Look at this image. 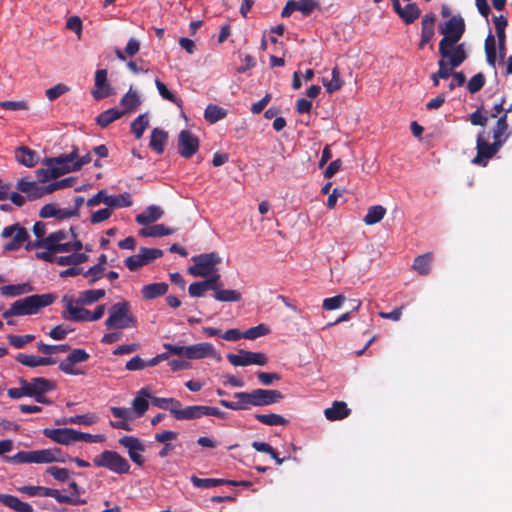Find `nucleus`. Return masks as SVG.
Listing matches in <instances>:
<instances>
[{
    "mask_svg": "<svg viewBox=\"0 0 512 512\" xmlns=\"http://www.w3.org/2000/svg\"><path fill=\"white\" fill-rule=\"evenodd\" d=\"M155 85L157 87V90H158L160 96L163 99L180 106V104L182 102L181 99H179L173 92H171L162 81H160L159 79H155Z\"/></svg>",
    "mask_w": 512,
    "mask_h": 512,
    "instance_id": "nucleus-53",
    "label": "nucleus"
},
{
    "mask_svg": "<svg viewBox=\"0 0 512 512\" xmlns=\"http://www.w3.org/2000/svg\"><path fill=\"white\" fill-rule=\"evenodd\" d=\"M323 85L326 87L328 93H333L340 90L343 86V81L340 78V70L337 66H335L332 70V78L329 82H327L323 78Z\"/></svg>",
    "mask_w": 512,
    "mask_h": 512,
    "instance_id": "nucleus-50",
    "label": "nucleus"
},
{
    "mask_svg": "<svg viewBox=\"0 0 512 512\" xmlns=\"http://www.w3.org/2000/svg\"><path fill=\"white\" fill-rule=\"evenodd\" d=\"M78 157V148L74 147L68 154H62L57 157H49L43 160L44 166L52 168L59 172V177L70 172H74V160Z\"/></svg>",
    "mask_w": 512,
    "mask_h": 512,
    "instance_id": "nucleus-11",
    "label": "nucleus"
},
{
    "mask_svg": "<svg viewBox=\"0 0 512 512\" xmlns=\"http://www.w3.org/2000/svg\"><path fill=\"white\" fill-rule=\"evenodd\" d=\"M18 491L26 494L30 497L42 496L47 497L49 488L43 486H22L18 488Z\"/></svg>",
    "mask_w": 512,
    "mask_h": 512,
    "instance_id": "nucleus-58",
    "label": "nucleus"
},
{
    "mask_svg": "<svg viewBox=\"0 0 512 512\" xmlns=\"http://www.w3.org/2000/svg\"><path fill=\"white\" fill-rule=\"evenodd\" d=\"M133 204L131 195L127 192L119 195H108L106 205L110 208L130 207Z\"/></svg>",
    "mask_w": 512,
    "mask_h": 512,
    "instance_id": "nucleus-40",
    "label": "nucleus"
},
{
    "mask_svg": "<svg viewBox=\"0 0 512 512\" xmlns=\"http://www.w3.org/2000/svg\"><path fill=\"white\" fill-rule=\"evenodd\" d=\"M254 417L257 421L267 426H284L288 423L286 418L275 413L255 414Z\"/></svg>",
    "mask_w": 512,
    "mask_h": 512,
    "instance_id": "nucleus-43",
    "label": "nucleus"
},
{
    "mask_svg": "<svg viewBox=\"0 0 512 512\" xmlns=\"http://www.w3.org/2000/svg\"><path fill=\"white\" fill-rule=\"evenodd\" d=\"M464 32L465 22L461 15H454L440 25V33L444 37L439 42V55L443 58L449 56L448 50L454 51Z\"/></svg>",
    "mask_w": 512,
    "mask_h": 512,
    "instance_id": "nucleus-4",
    "label": "nucleus"
},
{
    "mask_svg": "<svg viewBox=\"0 0 512 512\" xmlns=\"http://www.w3.org/2000/svg\"><path fill=\"white\" fill-rule=\"evenodd\" d=\"M46 473L59 482H66L70 476V471L68 469L57 466H49L46 469Z\"/></svg>",
    "mask_w": 512,
    "mask_h": 512,
    "instance_id": "nucleus-59",
    "label": "nucleus"
},
{
    "mask_svg": "<svg viewBox=\"0 0 512 512\" xmlns=\"http://www.w3.org/2000/svg\"><path fill=\"white\" fill-rule=\"evenodd\" d=\"M508 128V116L502 114L498 117L496 125L493 128V139L500 140L504 144L511 134V132H508Z\"/></svg>",
    "mask_w": 512,
    "mask_h": 512,
    "instance_id": "nucleus-33",
    "label": "nucleus"
},
{
    "mask_svg": "<svg viewBox=\"0 0 512 512\" xmlns=\"http://www.w3.org/2000/svg\"><path fill=\"white\" fill-rule=\"evenodd\" d=\"M66 309L69 313V317H66L65 314H63L62 316L64 318H68L75 322L89 321V310L83 307L74 306L72 301L68 302Z\"/></svg>",
    "mask_w": 512,
    "mask_h": 512,
    "instance_id": "nucleus-39",
    "label": "nucleus"
},
{
    "mask_svg": "<svg viewBox=\"0 0 512 512\" xmlns=\"http://www.w3.org/2000/svg\"><path fill=\"white\" fill-rule=\"evenodd\" d=\"M433 262V253L427 252L425 254L419 255L414 259L412 268L420 275H428L431 271Z\"/></svg>",
    "mask_w": 512,
    "mask_h": 512,
    "instance_id": "nucleus-31",
    "label": "nucleus"
},
{
    "mask_svg": "<svg viewBox=\"0 0 512 512\" xmlns=\"http://www.w3.org/2000/svg\"><path fill=\"white\" fill-rule=\"evenodd\" d=\"M122 116H123V112H120V110L115 109V108H110V109H107V110L101 112L96 117V123L101 128H106L109 124L120 119Z\"/></svg>",
    "mask_w": 512,
    "mask_h": 512,
    "instance_id": "nucleus-36",
    "label": "nucleus"
},
{
    "mask_svg": "<svg viewBox=\"0 0 512 512\" xmlns=\"http://www.w3.org/2000/svg\"><path fill=\"white\" fill-rule=\"evenodd\" d=\"M90 358V355L81 348L73 349L66 359L59 363V369L67 375H79L82 372L74 367L77 363L86 362Z\"/></svg>",
    "mask_w": 512,
    "mask_h": 512,
    "instance_id": "nucleus-13",
    "label": "nucleus"
},
{
    "mask_svg": "<svg viewBox=\"0 0 512 512\" xmlns=\"http://www.w3.org/2000/svg\"><path fill=\"white\" fill-rule=\"evenodd\" d=\"M33 290L29 283L6 285L0 287V293L5 297H15Z\"/></svg>",
    "mask_w": 512,
    "mask_h": 512,
    "instance_id": "nucleus-42",
    "label": "nucleus"
},
{
    "mask_svg": "<svg viewBox=\"0 0 512 512\" xmlns=\"http://www.w3.org/2000/svg\"><path fill=\"white\" fill-rule=\"evenodd\" d=\"M163 210L155 205L148 206L142 213L136 216V222L140 225H149L163 216Z\"/></svg>",
    "mask_w": 512,
    "mask_h": 512,
    "instance_id": "nucleus-26",
    "label": "nucleus"
},
{
    "mask_svg": "<svg viewBox=\"0 0 512 512\" xmlns=\"http://www.w3.org/2000/svg\"><path fill=\"white\" fill-rule=\"evenodd\" d=\"M344 302H345V296L342 294H339L334 297L324 299L322 307L324 310H327V311L336 310V309L340 308Z\"/></svg>",
    "mask_w": 512,
    "mask_h": 512,
    "instance_id": "nucleus-60",
    "label": "nucleus"
},
{
    "mask_svg": "<svg viewBox=\"0 0 512 512\" xmlns=\"http://www.w3.org/2000/svg\"><path fill=\"white\" fill-rule=\"evenodd\" d=\"M97 421V416L92 413H87L84 415H76L64 419L63 421H57V424H82V425H91Z\"/></svg>",
    "mask_w": 512,
    "mask_h": 512,
    "instance_id": "nucleus-48",
    "label": "nucleus"
},
{
    "mask_svg": "<svg viewBox=\"0 0 512 512\" xmlns=\"http://www.w3.org/2000/svg\"><path fill=\"white\" fill-rule=\"evenodd\" d=\"M16 189L27 194L29 200L41 198L40 186L35 181H28L25 178H21L16 184Z\"/></svg>",
    "mask_w": 512,
    "mask_h": 512,
    "instance_id": "nucleus-29",
    "label": "nucleus"
},
{
    "mask_svg": "<svg viewBox=\"0 0 512 512\" xmlns=\"http://www.w3.org/2000/svg\"><path fill=\"white\" fill-rule=\"evenodd\" d=\"M487 113L484 109V106L481 105L476 111H474L470 115V122L475 126H485L488 121V117L485 115Z\"/></svg>",
    "mask_w": 512,
    "mask_h": 512,
    "instance_id": "nucleus-62",
    "label": "nucleus"
},
{
    "mask_svg": "<svg viewBox=\"0 0 512 512\" xmlns=\"http://www.w3.org/2000/svg\"><path fill=\"white\" fill-rule=\"evenodd\" d=\"M149 125V118L147 114L139 115L131 123V132L134 134L136 139L142 138L146 128Z\"/></svg>",
    "mask_w": 512,
    "mask_h": 512,
    "instance_id": "nucleus-46",
    "label": "nucleus"
},
{
    "mask_svg": "<svg viewBox=\"0 0 512 512\" xmlns=\"http://www.w3.org/2000/svg\"><path fill=\"white\" fill-rule=\"evenodd\" d=\"M0 503L13 509L16 512H33V507L26 502L21 501L18 497L10 494L0 493Z\"/></svg>",
    "mask_w": 512,
    "mask_h": 512,
    "instance_id": "nucleus-25",
    "label": "nucleus"
},
{
    "mask_svg": "<svg viewBox=\"0 0 512 512\" xmlns=\"http://www.w3.org/2000/svg\"><path fill=\"white\" fill-rule=\"evenodd\" d=\"M192 484L197 488L209 489L217 486H221L223 481L221 479H213V478H199L197 476H192L190 478Z\"/></svg>",
    "mask_w": 512,
    "mask_h": 512,
    "instance_id": "nucleus-55",
    "label": "nucleus"
},
{
    "mask_svg": "<svg viewBox=\"0 0 512 512\" xmlns=\"http://www.w3.org/2000/svg\"><path fill=\"white\" fill-rule=\"evenodd\" d=\"M483 134L484 132H480L477 136V155L473 158L472 163L486 166L487 160L496 155L504 144L500 140H494V142L490 144L484 139Z\"/></svg>",
    "mask_w": 512,
    "mask_h": 512,
    "instance_id": "nucleus-9",
    "label": "nucleus"
},
{
    "mask_svg": "<svg viewBox=\"0 0 512 512\" xmlns=\"http://www.w3.org/2000/svg\"><path fill=\"white\" fill-rule=\"evenodd\" d=\"M11 236H13V239L4 245V251H15L20 249L23 245L27 251L41 248L51 249L50 242H48V236L36 238L34 241H29L30 235L28 231L24 227L20 226L19 223L7 226L2 230V238H9Z\"/></svg>",
    "mask_w": 512,
    "mask_h": 512,
    "instance_id": "nucleus-2",
    "label": "nucleus"
},
{
    "mask_svg": "<svg viewBox=\"0 0 512 512\" xmlns=\"http://www.w3.org/2000/svg\"><path fill=\"white\" fill-rule=\"evenodd\" d=\"M104 289H91L80 293L79 302L82 304H92L105 296Z\"/></svg>",
    "mask_w": 512,
    "mask_h": 512,
    "instance_id": "nucleus-47",
    "label": "nucleus"
},
{
    "mask_svg": "<svg viewBox=\"0 0 512 512\" xmlns=\"http://www.w3.org/2000/svg\"><path fill=\"white\" fill-rule=\"evenodd\" d=\"M37 349L45 355H51L67 352L70 350V346L68 344L48 345L43 342H39L37 343Z\"/></svg>",
    "mask_w": 512,
    "mask_h": 512,
    "instance_id": "nucleus-52",
    "label": "nucleus"
},
{
    "mask_svg": "<svg viewBox=\"0 0 512 512\" xmlns=\"http://www.w3.org/2000/svg\"><path fill=\"white\" fill-rule=\"evenodd\" d=\"M270 332V329L265 324H259L257 326L251 327L243 332V338L248 340H254L258 337L265 336Z\"/></svg>",
    "mask_w": 512,
    "mask_h": 512,
    "instance_id": "nucleus-57",
    "label": "nucleus"
},
{
    "mask_svg": "<svg viewBox=\"0 0 512 512\" xmlns=\"http://www.w3.org/2000/svg\"><path fill=\"white\" fill-rule=\"evenodd\" d=\"M16 361L21 363L24 366L34 368L38 366H49L56 363V358L54 357H40L34 355H28L19 353L15 357Z\"/></svg>",
    "mask_w": 512,
    "mask_h": 512,
    "instance_id": "nucleus-20",
    "label": "nucleus"
},
{
    "mask_svg": "<svg viewBox=\"0 0 512 512\" xmlns=\"http://www.w3.org/2000/svg\"><path fill=\"white\" fill-rule=\"evenodd\" d=\"M494 25H495L496 35H497V39H498L499 56L501 59H504L505 55H506L505 29L508 25L506 17L503 15L494 17Z\"/></svg>",
    "mask_w": 512,
    "mask_h": 512,
    "instance_id": "nucleus-21",
    "label": "nucleus"
},
{
    "mask_svg": "<svg viewBox=\"0 0 512 512\" xmlns=\"http://www.w3.org/2000/svg\"><path fill=\"white\" fill-rule=\"evenodd\" d=\"M168 284L165 282H157L144 285L141 289L142 297L146 300H153L157 297L163 296L168 291Z\"/></svg>",
    "mask_w": 512,
    "mask_h": 512,
    "instance_id": "nucleus-27",
    "label": "nucleus"
},
{
    "mask_svg": "<svg viewBox=\"0 0 512 512\" xmlns=\"http://www.w3.org/2000/svg\"><path fill=\"white\" fill-rule=\"evenodd\" d=\"M151 394L148 388L144 387L138 391L137 396L132 401V407L138 417L144 415L148 410V398L151 399Z\"/></svg>",
    "mask_w": 512,
    "mask_h": 512,
    "instance_id": "nucleus-30",
    "label": "nucleus"
},
{
    "mask_svg": "<svg viewBox=\"0 0 512 512\" xmlns=\"http://www.w3.org/2000/svg\"><path fill=\"white\" fill-rule=\"evenodd\" d=\"M206 357L216 358L217 360L221 359L214 346L208 342L194 344L185 348V358L187 359H203Z\"/></svg>",
    "mask_w": 512,
    "mask_h": 512,
    "instance_id": "nucleus-16",
    "label": "nucleus"
},
{
    "mask_svg": "<svg viewBox=\"0 0 512 512\" xmlns=\"http://www.w3.org/2000/svg\"><path fill=\"white\" fill-rule=\"evenodd\" d=\"M485 85V76L477 73L468 82L467 89L471 94L477 93Z\"/></svg>",
    "mask_w": 512,
    "mask_h": 512,
    "instance_id": "nucleus-61",
    "label": "nucleus"
},
{
    "mask_svg": "<svg viewBox=\"0 0 512 512\" xmlns=\"http://www.w3.org/2000/svg\"><path fill=\"white\" fill-rule=\"evenodd\" d=\"M385 214L386 209L382 205H374L368 208L363 221L366 225H374L379 223L384 218Z\"/></svg>",
    "mask_w": 512,
    "mask_h": 512,
    "instance_id": "nucleus-41",
    "label": "nucleus"
},
{
    "mask_svg": "<svg viewBox=\"0 0 512 512\" xmlns=\"http://www.w3.org/2000/svg\"><path fill=\"white\" fill-rule=\"evenodd\" d=\"M88 260V255L85 253H73L68 256H59L57 264L59 266H78Z\"/></svg>",
    "mask_w": 512,
    "mask_h": 512,
    "instance_id": "nucleus-45",
    "label": "nucleus"
},
{
    "mask_svg": "<svg viewBox=\"0 0 512 512\" xmlns=\"http://www.w3.org/2000/svg\"><path fill=\"white\" fill-rule=\"evenodd\" d=\"M56 297L53 294H34L19 299L11 304L8 310L2 313L4 318L12 316L33 315L39 312L43 307L51 305Z\"/></svg>",
    "mask_w": 512,
    "mask_h": 512,
    "instance_id": "nucleus-3",
    "label": "nucleus"
},
{
    "mask_svg": "<svg viewBox=\"0 0 512 512\" xmlns=\"http://www.w3.org/2000/svg\"><path fill=\"white\" fill-rule=\"evenodd\" d=\"M119 444L125 447L128 452L131 450L145 451V445L135 436H123L119 439Z\"/></svg>",
    "mask_w": 512,
    "mask_h": 512,
    "instance_id": "nucleus-51",
    "label": "nucleus"
},
{
    "mask_svg": "<svg viewBox=\"0 0 512 512\" xmlns=\"http://www.w3.org/2000/svg\"><path fill=\"white\" fill-rule=\"evenodd\" d=\"M59 177V172L53 170L52 168H40L36 170V178L39 182L45 183L51 179H56Z\"/></svg>",
    "mask_w": 512,
    "mask_h": 512,
    "instance_id": "nucleus-64",
    "label": "nucleus"
},
{
    "mask_svg": "<svg viewBox=\"0 0 512 512\" xmlns=\"http://www.w3.org/2000/svg\"><path fill=\"white\" fill-rule=\"evenodd\" d=\"M137 320L131 312L128 301L113 304L108 311V318L105 320L107 330H122L135 328Z\"/></svg>",
    "mask_w": 512,
    "mask_h": 512,
    "instance_id": "nucleus-5",
    "label": "nucleus"
},
{
    "mask_svg": "<svg viewBox=\"0 0 512 512\" xmlns=\"http://www.w3.org/2000/svg\"><path fill=\"white\" fill-rule=\"evenodd\" d=\"M227 360L233 366H264L268 363V357L262 352H252L244 349L238 350L237 354H228Z\"/></svg>",
    "mask_w": 512,
    "mask_h": 512,
    "instance_id": "nucleus-10",
    "label": "nucleus"
},
{
    "mask_svg": "<svg viewBox=\"0 0 512 512\" xmlns=\"http://www.w3.org/2000/svg\"><path fill=\"white\" fill-rule=\"evenodd\" d=\"M350 413L351 409L344 401H334L331 407L324 410V415L329 421L342 420L348 417Z\"/></svg>",
    "mask_w": 512,
    "mask_h": 512,
    "instance_id": "nucleus-23",
    "label": "nucleus"
},
{
    "mask_svg": "<svg viewBox=\"0 0 512 512\" xmlns=\"http://www.w3.org/2000/svg\"><path fill=\"white\" fill-rule=\"evenodd\" d=\"M226 115L227 110L215 104H209L204 111V119L210 124L224 119Z\"/></svg>",
    "mask_w": 512,
    "mask_h": 512,
    "instance_id": "nucleus-37",
    "label": "nucleus"
},
{
    "mask_svg": "<svg viewBox=\"0 0 512 512\" xmlns=\"http://www.w3.org/2000/svg\"><path fill=\"white\" fill-rule=\"evenodd\" d=\"M95 467L106 468L116 474H127L130 470V464L126 458L118 452L112 450H104L93 458Z\"/></svg>",
    "mask_w": 512,
    "mask_h": 512,
    "instance_id": "nucleus-6",
    "label": "nucleus"
},
{
    "mask_svg": "<svg viewBox=\"0 0 512 512\" xmlns=\"http://www.w3.org/2000/svg\"><path fill=\"white\" fill-rule=\"evenodd\" d=\"M120 105L123 108L120 110V112H123V116L135 112L141 105V98L138 92L133 90L131 87L128 92L121 98Z\"/></svg>",
    "mask_w": 512,
    "mask_h": 512,
    "instance_id": "nucleus-24",
    "label": "nucleus"
},
{
    "mask_svg": "<svg viewBox=\"0 0 512 512\" xmlns=\"http://www.w3.org/2000/svg\"><path fill=\"white\" fill-rule=\"evenodd\" d=\"M421 14L420 9L415 3H409L403 8L402 14L399 17L406 23L411 24L419 18Z\"/></svg>",
    "mask_w": 512,
    "mask_h": 512,
    "instance_id": "nucleus-49",
    "label": "nucleus"
},
{
    "mask_svg": "<svg viewBox=\"0 0 512 512\" xmlns=\"http://www.w3.org/2000/svg\"><path fill=\"white\" fill-rule=\"evenodd\" d=\"M168 141V133L160 128H154L151 133L149 147L157 154H162Z\"/></svg>",
    "mask_w": 512,
    "mask_h": 512,
    "instance_id": "nucleus-28",
    "label": "nucleus"
},
{
    "mask_svg": "<svg viewBox=\"0 0 512 512\" xmlns=\"http://www.w3.org/2000/svg\"><path fill=\"white\" fill-rule=\"evenodd\" d=\"M37 450L32 451H19L13 456H5L4 460L8 463L22 464V463H36L37 464Z\"/></svg>",
    "mask_w": 512,
    "mask_h": 512,
    "instance_id": "nucleus-35",
    "label": "nucleus"
},
{
    "mask_svg": "<svg viewBox=\"0 0 512 512\" xmlns=\"http://www.w3.org/2000/svg\"><path fill=\"white\" fill-rule=\"evenodd\" d=\"M152 405L163 410H169L173 415V411L181 407V402L175 398L151 397Z\"/></svg>",
    "mask_w": 512,
    "mask_h": 512,
    "instance_id": "nucleus-38",
    "label": "nucleus"
},
{
    "mask_svg": "<svg viewBox=\"0 0 512 512\" xmlns=\"http://www.w3.org/2000/svg\"><path fill=\"white\" fill-rule=\"evenodd\" d=\"M15 157L20 164L26 167H33L37 164L36 152L27 146L19 147L15 152Z\"/></svg>",
    "mask_w": 512,
    "mask_h": 512,
    "instance_id": "nucleus-32",
    "label": "nucleus"
},
{
    "mask_svg": "<svg viewBox=\"0 0 512 512\" xmlns=\"http://www.w3.org/2000/svg\"><path fill=\"white\" fill-rule=\"evenodd\" d=\"M234 398L238 401L220 400L221 406L231 410H248L252 406H269L280 402L284 396L279 390L257 388L250 392H236Z\"/></svg>",
    "mask_w": 512,
    "mask_h": 512,
    "instance_id": "nucleus-1",
    "label": "nucleus"
},
{
    "mask_svg": "<svg viewBox=\"0 0 512 512\" xmlns=\"http://www.w3.org/2000/svg\"><path fill=\"white\" fill-rule=\"evenodd\" d=\"M449 56L445 58L441 57L438 61V71L436 72V76L440 77L443 80L448 79L450 76L453 77V69L458 68L467 58V53L465 51V46L463 43L456 46L454 51L448 50Z\"/></svg>",
    "mask_w": 512,
    "mask_h": 512,
    "instance_id": "nucleus-7",
    "label": "nucleus"
},
{
    "mask_svg": "<svg viewBox=\"0 0 512 512\" xmlns=\"http://www.w3.org/2000/svg\"><path fill=\"white\" fill-rule=\"evenodd\" d=\"M139 254L141 256V259L144 263V265L149 264L155 259L161 258L163 256V251L158 248H146L141 247L139 250Z\"/></svg>",
    "mask_w": 512,
    "mask_h": 512,
    "instance_id": "nucleus-54",
    "label": "nucleus"
},
{
    "mask_svg": "<svg viewBox=\"0 0 512 512\" xmlns=\"http://www.w3.org/2000/svg\"><path fill=\"white\" fill-rule=\"evenodd\" d=\"M42 433L57 444L68 446L77 442V430L73 428H45Z\"/></svg>",
    "mask_w": 512,
    "mask_h": 512,
    "instance_id": "nucleus-15",
    "label": "nucleus"
},
{
    "mask_svg": "<svg viewBox=\"0 0 512 512\" xmlns=\"http://www.w3.org/2000/svg\"><path fill=\"white\" fill-rule=\"evenodd\" d=\"M216 301L220 302H239L242 295L237 290L223 289L220 287L213 295Z\"/></svg>",
    "mask_w": 512,
    "mask_h": 512,
    "instance_id": "nucleus-44",
    "label": "nucleus"
},
{
    "mask_svg": "<svg viewBox=\"0 0 512 512\" xmlns=\"http://www.w3.org/2000/svg\"><path fill=\"white\" fill-rule=\"evenodd\" d=\"M296 3V10L302 12L305 16H308L312 11L319 6L316 0H298Z\"/></svg>",
    "mask_w": 512,
    "mask_h": 512,
    "instance_id": "nucleus-63",
    "label": "nucleus"
},
{
    "mask_svg": "<svg viewBox=\"0 0 512 512\" xmlns=\"http://www.w3.org/2000/svg\"><path fill=\"white\" fill-rule=\"evenodd\" d=\"M34 339H35V336L32 334H25V335L10 334L7 336L8 343L17 349L23 348L26 344L32 342Z\"/></svg>",
    "mask_w": 512,
    "mask_h": 512,
    "instance_id": "nucleus-56",
    "label": "nucleus"
},
{
    "mask_svg": "<svg viewBox=\"0 0 512 512\" xmlns=\"http://www.w3.org/2000/svg\"><path fill=\"white\" fill-rule=\"evenodd\" d=\"M73 238L77 237V234L75 233V227L71 226L69 230L60 229L58 231H55L53 233H50L48 235V242H50V246L52 250H58L59 252H66V250L69 248L67 245V242L62 243V241H65L69 238V235Z\"/></svg>",
    "mask_w": 512,
    "mask_h": 512,
    "instance_id": "nucleus-19",
    "label": "nucleus"
},
{
    "mask_svg": "<svg viewBox=\"0 0 512 512\" xmlns=\"http://www.w3.org/2000/svg\"><path fill=\"white\" fill-rule=\"evenodd\" d=\"M199 149V139L189 130H182L178 135V153L186 158H191Z\"/></svg>",
    "mask_w": 512,
    "mask_h": 512,
    "instance_id": "nucleus-14",
    "label": "nucleus"
},
{
    "mask_svg": "<svg viewBox=\"0 0 512 512\" xmlns=\"http://www.w3.org/2000/svg\"><path fill=\"white\" fill-rule=\"evenodd\" d=\"M107 70L98 69L95 72L94 89L91 94L95 100H101L111 95V85L107 79Z\"/></svg>",
    "mask_w": 512,
    "mask_h": 512,
    "instance_id": "nucleus-17",
    "label": "nucleus"
},
{
    "mask_svg": "<svg viewBox=\"0 0 512 512\" xmlns=\"http://www.w3.org/2000/svg\"><path fill=\"white\" fill-rule=\"evenodd\" d=\"M205 416L204 405H193L173 411V417L176 420H193Z\"/></svg>",
    "mask_w": 512,
    "mask_h": 512,
    "instance_id": "nucleus-22",
    "label": "nucleus"
},
{
    "mask_svg": "<svg viewBox=\"0 0 512 512\" xmlns=\"http://www.w3.org/2000/svg\"><path fill=\"white\" fill-rule=\"evenodd\" d=\"M193 265L188 268L189 274L195 277H208L221 262V258L216 252L195 255L191 258Z\"/></svg>",
    "mask_w": 512,
    "mask_h": 512,
    "instance_id": "nucleus-8",
    "label": "nucleus"
},
{
    "mask_svg": "<svg viewBox=\"0 0 512 512\" xmlns=\"http://www.w3.org/2000/svg\"><path fill=\"white\" fill-rule=\"evenodd\" d=\"M19 384L25 385L26 397L31 398H35L36 396H40V394H46L47 392L56 389L54 381L43 377L32 378L30 381L20 378Z\"/></svg>",
    "mask_w": 512,
    "mask_h": 512,
    "instance_id": "nucleus-12",
    "label": "nucleus"
},
{
    "mask_svg": "<svg viewBox=\"0 0 512 512\" xmlns=\"http://www.w3.org/2000/svg\"><path fill=\"white\" fill-rule=\"evenodd\" d=\"M435 22V14L427 13L423 16L421 21V38L418 44L419 49H424L425 46L433 39L435 35Z\"/></svg>",
    "mask_w": 512,
    "mask_h": 512,
    "instance_id": "nucleus-18",
    "label": "nucleus"
},
{
    "mask_svg": "<svg viewBox=\"0 0 512 512\" xmlns=\"http://www.w3.org/2000/svg\"><path fill=\"white\" fill-rule=\"evenodd\" d=\"M174 232L175 229L173 228H169L164 224H156L153 226L140 229L139 234L143 237H161L171 235Z\"/></svg>",
    "mask_w": 512,
    "mask_h": 512,
    "instance_id": "nucleus-34",
    "label": "nucleus"
}]
</instances>
